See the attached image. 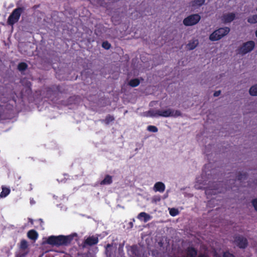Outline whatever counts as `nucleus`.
<instances>
[{"label": "nucleus", "instance_id": "1", "mask_svg": "<svg viewBox=\"0 0 257 257\" xmlns=\"http://www.w3.org/2000/svg\"><path fill=\"white\" fill-rule=\"evenodd\" d=\"M77 236V234L76 233H72L68 235H51L48 237L46 243L53 246H67L71 243L74 238V237Z\"/></svg>", "mask_w": 257, "mask_h": 257}, {"label": "nucleus", "instance_id": "2", "mask_svg": "<svg viewBox=\"0 0 257 257\" xmlns=\"http://www.w3.org/2000/svg\"><path fill=\"white\" fill-rule=\"evenodd\" d=\"M24 11L25 9L24 7H17V8L14 10L8 18V25L13 26L17 23L19 20L21 14Z\"/></svg>", "mask_w": 257, "mask_h": 257}, {"label": "nucleus", "instance_id": "3", "mask_svg": "<svg viewBox=\"0 0 257 257\" xmlns=\"http://www.w3.org/2000/svg\"><path fill=\"white\" fill-rule=\"evenodd\" d=\"M229 31L230 28L228 27L218 28L209 36V39L210 41H218L227 35Z\"/></svg>", "mask_w": 257, "mask_h": 257}, {"label": "nucleus", "instance_id": "4", "mask_svg": "<svg viewBox=\"0 0 257 257\" xmlns=\"http://www.w3.org/2000/svg\"><path fill=\"white\" fill-rule=\"evenodd\" d=\"M255 45V43L252 40L244 43L238 48V53L242 55H245L252 51Z\"/></svg>", "mask_w": 257, "mask_h": 257}, {"label": "nucleus", "instance_id": "5", "mask_svg": "<svg viewBox=\"0 0 257 257\" xmlns=\"http://www.w3.org/2000/svg\"><path fill=\"white\" fill-rule=\"evenodd\" d=\"M201 17L198 14H192L185 18L183 24L185 26H190L197 24L200 20Z\"/></svg>", "mask_w": 257, "mask_h": 257}, {"label": "nucleus", "instance_id": "6", "mask_svg": "<svg viewBox=\"0 0 257 257\" xmlns=\"http://www.w3.org/2000/svg\"><path fill=\"white\" fill-rule=\"evenodd\" d=\"M234 242L239 248L244 249L248 245V241L246 237L242 235H237L234 237Z\"/></svg>", "mask_w": 257, "mask_h": 257}, {"label": "nucleus", "instance_id": "7", "mask_svg": "<svg viewBox=\"0 0 257 257\" xmlns=\"http://www.w3.org/2000/svg\"><path fill=\"white\" fill-rule=\"evenodd\" d=\"M159 116L169 117V116H181L182 113L179 110H174L169 108L166 110H159Z\"/></svg>", "mask_w": 257, "mask_h": 257}, {"label": "nucleus", "instance_id": "8", "mask_svg": "<svg viewBox=\"0 0 257 257\" xmlns=\"http://www.w3.org/2000/svg\"><path fill=\"white\" fill-rule=\"evenodd\" d=\"M59 93H62L60 90V85H53L47 88V97L49 98H51L52 101L54 99V98H52V96H55L56 97Z\"/></svg>", "mask_w": 257, "mask_h": 257}, {"label": "nucleus", "instance_id": "9", "mask_svg": "<svg viewBox=\"0 0 257 257\" xmlns=\"http://www.w3.org/2000/svg\"><path fill=\"white\" fill-rule=\"evenodd\" d=\"M28 241L25 239H22L19 245L20 252V257H25L29 252L28 250Z\"/></svg>", "mask_w": 257, "mask_h": 257}, {"label": "nucleus", "instance_id": "10", "mask_svg": "<svg viewBox=\"0 0 257 257\" xmlns=\"http://www.w3.org/2000/svg\"><path fill=\"white\" fill-rule=\"evenodd\" d=\"M99 242V239L98 237L94 236H90L85 239L84 241V246L86 245L92 246L97 244Z\"/></svg>", "mask_w": 257, "mask_h": 257}, {"label": "nucleus", "instance_id": "11", "mask_svg": "<svg viewBox=\"0 0 257 257\" xmlns=\"http://www.w3.org/2000/svg\"><path fill=\"white\" fill-rule=\"evenodd\" d=\"M235 14L234 13H229L223 15L222 20L224 23H228L232 22L235 19Z\"/></svg>", "mask_w": 257, "mask_h": 257}, {"label": "nucleus", "instance_id": "12", "mask_svg": "<svg viewBox=\"0 0 257 257\" xmlns=\"http://www.w3.org/2000/svg\"><path fill=\"white\" fill-rule=\"evenodd\" d=\"M165 190V185L162 182H157L154 185V191L163 192Z\"/></svg>", "mask_w": 257, "mask_h": 257}, {"label": "nucleus", "instance_id": "13", "mask_svg": "<svg viewBox=\"0 0 257 257\" xmlns=\"http://www.w3.org/2000/svg\"><path fill=\"white\" fill-rule=\"evenodd\" d=\"M137 218L140 220H143L144 222H146L151 219V217L149 214L145 212H142L138 214Z\"/></svg>", "mask_w": 257, "mask_h": 257}, {"label": "nucleus", "instance_id": "14", "mask_svg": "<svg viewBox=\"0 0 257 257\" xmlns=\"http://www.w3.org/2000/svg\"><path fill=\"white\" fill-rule=\"evenodd\" d=\"M186 253L188 257H195L197 254V251L193 246H189L186 249Z\"/></svg>", "mask_w": 257, "mask_h": 257}, {"label": "nucleus", "instance_id": "15", "mask_svg": "<svg viewBox=\"0 0 257 257\" xmlns=\"http://www.w3.org/2000/svg\"><path fill=\"white\" fill-rule=\"evenodd\" d=\"M112 182V177L111 176L106 175L104 178L100 182V185H109Z\"/></svg>", "mask_w": 257, "mask_h": 257}, {"label": "nucleus", "instance_id": "16", "mask_svg": "<svg viewBox=\"0 0 257 257\" xmlns=\"http://www.w3.org/2000/svg\"><path fill=\"white\" fill-rule=\"evenodd\" d=\"M39 234L37 232V231L35 230H30L27 232V236L30 239H32L33 240H36L38 238V236Z\"/></svg>", "mask_w": 257, "mask_h": 257}, {"label": "nucleus", "instance_id": "17", "mask_svg": "<svg viewBox=\"0 0 257 257\" xmlns=\"http://www.w3.org/2000/svg\"><path fill=\"white\" fill-rule=\"evenodd\" d=\"M140 83V81L138 78L132 79L128 82V85L132 87H135L139 86Z\"/></svg>", "mask_w": 257, "mask_h": 257}, {"label": "nucleus", "instance_id": "18", "mask_svg": "<svg viewBox=\"0 0 257 257\" xmlns=\"http://www.w3.org/2000/svg\"><path fill=\"white\" fill-rule=\"evenodd\" d=\"M114 120V117L111 114H108L106 116L105 119L102 120L101 122H104L106 124H109Z\"/></svg>", "mask_w": 257, "mask_h": 257}, {"label": "nucleus", "instance_id": "19", "mask_svg": "<svg viewBox=\"0 0 257 257\" xmlns=\"http://www.w3.org/2000/svg\"><path fill=\"white\" fill-rule=\"evenodd\" d=\"M247 177V174L246 173H240L239 172L236 177V178L238 181H241L242 180H245L246 179Z\"/></svg>", "mask_w": 257, "mask_h": 257}, {"label": "nucleus", "instance_id": "20", "mask_svg": "<svg viewBox=\"0 0 257 257\" xmlns=\"http://www.w3.org/2000/svg\"><path fill=\"white\" fill-rule=\"evenodd\" d=\"M18 69L20 71H23L28 68V64L26 62H20L17 66Z\"/></svg>", "mask_w": 257, "mask_h": 257}, {"label": "nucleus", "instance_id": "21", "mask_svg": "<svg viewBox=\"0 0 257 257\" xmlns=\"http://www.w3.org/2000/svg\"><path fill=\"white\" fill-rule=\"evenodd\" d=\"M247 22L251 24L257 23V15L249 16L247 18Z\"/></svg>", "mask_w": 257, "mask_h": 257}, {"label": "nucleus", "instance_id": "22", "mask_svg": "<svg viewBox=\"0 0 257 257\" xmlns=\"http://www.w3.org/2000/svg\"><path fill=\"white\" fill-rule=\"evenodd\" d=\"M249 93L251 96H257V84H254L249 88Z\"/></svg>", "mask_w": 257, "mask_h": 257}, {"label": "nucleus", "instance_id": "23", "mask_svg": "<svg viewBox=\"0 0 257 257\" xmlns=\"http://www.w3.org/2000/svg\"><path fill=\"white\" fill-rule=\"evenodd\" d=\"M198 44V41L197 40H193L190 41L187 44V47L189 50H193L196 48Z\"/></svg>", "mask_w": 257, "mask_h": 257}, {"label": "nucleus", "instance_id": "24", "mask_svg": "<svg viewBox=\"0 0 257 257\" xmlns=\"http://www.w3.org/2000/svg\"><path fill=\"white\" fill-rule=\"evenodd\" d=\"M10 192V189L7 187H3L2 188V191L0 193V197L2 198L6 197L7 195H8Z\"/></svg>", "mask_w": 257, "mask_h": 257}, {"label": "nucleus", "instance_id": "25", "mask_svg": "<svg viewBox=\"0 0 257 257\" xmlns=\"http://www.w3.org/2000/svg\"><path fill=\"white\" fill-rule=\"evenodd\" d=\"M205 0H194L192 2V6L193 7H200L204 4Z\"/></svg>", "mask_w": 257, "mask_h": 257}, {"label": "nucleus", "instance_id": "26", "mask_svg": "<svg viewBox=\"0 0 257 257\" xmlns=\"http://www.w3.org/2000/svg\"><path fill=\"white\" fill-rule=\"evenodd\" d=\"M159 110L151 109L148 111V113L150 116L153 117H159Z\"/></svg>", "mask_w": 257, "mask_h": 257}, {"label": "nucleus", "instance_id": "27", "mask_svg": "<svg viewBox=\"0 0 257 257\" xmlns=\"http://www.w3.org/2000/svg\"><path fill=\"white\" fill-rule=\"evenodd\" d=\"M147 131L150 132L157 133L158 130L157 126L153 125H150L147 127Z\"/></svg>", "mask_w": 257, "mask_h": 257}, {"label": "nucleus", "instance_id": "28", "mask_svg": "<svg viewBox=\"0 0 257 257\" xmlns=\"http://www.w3.org/2000/svg\"><path fill=\"white\" fill-rule=\"evenodd\" d=\"M101 46L104 49L108 50L111 48V45L108 41H106V40L105 41H104L102 43Z\"/></svg>", "mask_w": 257, "mask_h": 257}, {"label": "nucleus", "instance_id": "29", "mask_svg": "<svg viewBox=\"0 0 257 257\" xmlns=\"http://www.w3.org/2000/svg\"><path fill=\"white\" fill-rule=\"evenodd\" d=\"M169 213L171 215L175 216L179 214V211L177 209L173 208L170 209Z\"/></svg>", "mask_w": 257, "mask_h": 257}, {"label": "nucleus", "instance_id": "30", "mask_svg": "<svg viewBox=\"0 0 257 257\" xmlns=\"http://www.w3.org/2000/svg\"><path fill=\"white\" fill-rule=\"evenodd\" d=\"M161 200V197L160 196H154L152 198V202L154 203H157L158 202L160 201Z\"/></svg>", "mask_w": 257, "mask_h": 257}, {"label": "nucleus", "instance_id": "31", "mask_svg": "<svg viewBox=\"0 0 257 257\" xmlns=\"http://www.w3.org/2000/svg\"><path fill=\"white\" fill-rule=\"evenodd\" d=\"M251 203L254 209L257 211V198L253 199L251 201Z\"/></svg>", "mask_w": 257, "mask_h": 257}, {"label": "nucleus", "instance_id": "32", "mask_svg": "<svg viewBox=\"0 0 257 257\" xmlns=\"http://www.w3.org/2000/svg\"><path fill=\"white\" fill-rule=\"evenodd\" d=\"M223 257H234V256L232 254L229 253H224Z\"/></svg>", "mask_w": 257, "mask_h": 257}, {"label": "nucleus", "instance_id": "33", "mask_svg": "<svg viewBox=\"0 0 257 257\" xmlns=\"http://www.w3.org/2000/svg\"><path fill=\"white\" fill-rule=\"evenodd\" d=\"M220 93H221V91L220 90L216 91L214 93V96L215 97H217V96H219Z\"/></svg>", "mask_w": 257, "mask_h": 257}, {"label": "nucleus", "instance_id": "34", "mask_svg": "<svg viewBox=\"0 0 257 257\" xmlns=\"http://www.w3.org/2000/svg\"><path fill=\"white\" fill-rule=\"evenodd\" d=\"M198 257H208L206 255L202 254L199 255Z\"/></svg>", "mask_w": 257, "mask_h": 257}, {"label": "nucleus", "instance_id": "35", "mask_svg": "<svg viewBox=\"0 0 257 257\" xmlns=\"http://www.w3.org/2000/svg\"><path fill=\"white\" fill-rule=\"evenodd\" d=\"M205 192H206V194H208L210 192V190L209 189H206V191H205Z\"/></svg>", "mask_w": 257, "mask_h": 257}, {"label": "nucleus", "instance_id": "36", "mask_svg": "<svg viewBox=\"0 0 257 257\" xmlns=\"http://www.w3.org/2000/svg\"><path fill=\"white\" fill-rule=\"evenodd\" d=\"M111 245L110 244H107L106 245V247H111Z\"/></svg>", "mask_w": 257, "mask_h": 257}, {"label": "nucleus", "instance_id": "37", "mask_svg": "<svg viewBox=\"0 0 257 257\" xmlns=\"http://www.w3.org/2000/svg\"><path fill=\"white\" fill-rule=\"evenodd\" d=\"M255 36L257 37V29H256V31H255Z\"/></svg>", "mask_w": 257, "mask_h": 257}, {"label": "nucleus", "instance_id": "38", "mask_svg": "<svg viewBox=\"0 0 257 257\" xmlns=\"http://www.w3.org/2000/svg\"><path fill=\"white\" fill-rule=\"evenodd\" d=\"M212 193H216V192H214L213 191H212Z\"/></svg>", "mask_w": 257, "mask_h": 257}, {"label": "nucleus", "instance_id": "39", "mask_svg": "<svg viewBox=\"0 0 257 257\" xmlns=\"http://www.w3.org/2000/svg\"><path fill=\"white\" fill-rule=\"evenodd\" d=\"M39 257H42L41 256H39Z\"/></svg>", "mask_w": 257, "mask_h": 257}, {"label": "nucleus", "instance_id": "40", "mask_svg": "<svg viewBox=\"0 0 257 257\" xmlns=\"http://www.w3.org/2000/svg\"><path fill=\"white\" fill-rule=\"evenodd\" d=\"M256 11H257V8H256Z\"/></svg>", "mask_w": 257, "mask_h": 257}]
</instances>
